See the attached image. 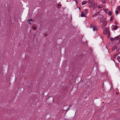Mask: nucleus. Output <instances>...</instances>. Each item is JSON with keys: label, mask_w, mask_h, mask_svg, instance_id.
Listing matches in <instances>:
<instances>
[{"label": "nucleus", "mask_w": 120, "mask_h": 120, "mask_svg": "<svg viewBox=\"0 0 120 120\" xmlns=\"http://www.w3.org/2000/svg\"><path fill=\"white\" fill-rule=\"evenodd\" d=\"M89 27L90 28H92L94 31L96 30H98L97 28L94 25H91L89 26Z\"/></svg>", "instance_id": "obj_1"}, {"label": "nucleus", "mask_w": 120, "mask_h": 120, "mask_svg": "<svg viewBox=\"0 0 120 120\" xmlns=\"http://www.w3.org/2000/svg\"><path fill=\"white\" fill-rule=\"evenodd\" d=\"M107 23V22L106 21H104L103 23L102 24V28L103 29H105V26H106V24Z\"/></svg>", "instance_id": "obj_2"}, {"label": "nucleus", "mask_w": 120, "mask_h": 120, "mask_svg": "<svg viewBox=\"0 0 120 120\" xmlns=\"http://www.w3.org/2000/svg\"><path fill=\"white\" fill-rule=\"evenodd\" d=\"M50 100H51V102H53L54 99L52 97H50L48 98L47 99V101H49Z\"/></svg>", "instance_id": "obj_3"}, {"label": "nucleus", "mask_w": 120, "mask_h": 120, "mask_svg": "<svg viewBox=\"0 0 120 120\" xmlns=\"http://www.w3.org/2000/svg\"><path fill=\"white\" fill-rule=\"evenodd\" d=\"M108 32V30L106 29L103 31V34H104L106 35L107 34Z\"/></svg>", "instance_id": "obj_4"}, {"label": "nucleus", "mask_w": 120, "mask_h": 120, "mask_svg": "<svg viewBox=\"0 0 120 120\" xmlns=\"http://www.w3.org/2000/svg\"><path fill=\"white\" fill-rule=\"evenodd\" d=\"M115 40H118L119 38L120 39V35H119V36H117L116 37H115Z\"/></svg>", "instance_id": "obj_5"}, {"label": "nucleus", "mask_w": 120, "mask_h": 120, "mask_svg": "<svg viewBox=\"0 0 120 120\" xmlns=\"http://www.w3.org/2000/svg\"><path fill=\"white\" fill-rule=\"evenodd\" d=\"M86 15H85L84 14L83 12H81V17H85Z\"/></svg>", "instance_id": "obj_6"}, {"label": "nucleus", "mask_w": 120, "mask_h": 120, "mask_svg": "<svg viewBox=\"0 0 120 120\" xmlns=\"http://www.w3.org/2000/svg\"><path fill=\"white\" fill-rule=\"evenodd\" d=\"M87 3V2L86 1H83L82 2V5H84L85 4H86Z\"/></svg>", "instance_id": "obj_7"}, {"label": "nucleus", "mask_w": 120, "mask_h": 120, "mask_svg": "<svg viewBox=\"0 0 120 120\" xmlns=\"http://www.w3.org/2000/svg\"><path fill=\"white\" fill-rule=\"evenodd\" d=\"M112 11H109L108 14V15L109 16H111L112 15Z\"/></svg>", "instance_id": "obj_8"}, {"label": "nucleus", "mask_w": 120, "mask_h": 120, "mask_svg": "<svg viewBox=\"0 0 120 120\" xmlns=\"http://www.w3.org/2000/svg\"><path fill=\"white\" fill-rule=\"evenodd\" d=\"M94 1V0H89L88 2L89 4H90V3H93Z\"/></svg>", "instance_id": "obj_9"}, {"label": "nucleus", "mask_w": 120, "mask_h": 120, "mask_svg": "<svg viewBox=\"0 0 120 120\" xmlns=\"http://www.w3.org/2000/svg\"><path fill=\"white\" fill-rule=\"evenodd\" d=\"M117 26L116 25H115L114 26L113 29L114 30H116L117 28Z\"/></svg>", "instance_id": "obj_10"}, {"label": "nucleus", "mask_w": 120, "mask_h": 120, "mask_svg": "<svg viewBox=\"0 0 120 120\" xmlns=\"http://www.w3.org/2000/svg\"><path fill=\"white\" fill-rule=\"evenodd\" d=\"M84 10H85V13L86 14H87V12L88 11V10L87 9H85Z\"/></svg>", "instance_id": "obj_11"}, {"label": "nucleus", "mask_w": 120, "mask_h": 120, "mask_svg": "<svg viewBox=\"0 0 120 120\" xmlns=\"http://www.w3.org/2000/svg\"><path fill=\"white\" fill-rule=\"evenodd\" d=\"M104 10L105 11L106 13H108V12H109V10L108 9H105V10Z\"/></svg>", "instance_id": "obj_12"}, {"label": "nucleus", "mask_w": 120, "mask_h": 120, "mask_svg": "<svg viewBox=\"0 0 120 120\" xmlns=\"http://www.w3.org/2000/svg\"><path fill=\"white\" fill-rule=\"evenodd\" d=\"M88 6L90 7V8L92 7L93 6V5L91 4V3H90V4L88 3Z\"/></svg>", "instance_id": "obj_13"}, {"label": "nucleus", "mask_w": 120, "mask_h": 120, "mask_svg": "<svg viewBox=\"0 0 120 120\" xmlns=\"http://www.w3.org/2000/svg\"><path fill=\"white\" fill-rule=\"evenodd\" d=\"M117 59L118 60L119 62H120V56H118L117 57Z\"/></svg>", "instance_id": "obj_14"}, {"label": "nucleus", "mask_w": 120, "mask_h": 120, "mask_svg": "<svg viewBox=\"0 0 120 120\" xmlns=\"http://www.w3.org/2000/svg\"><path fill=\"white\" fill-rule=\"evenodd\" d=\"M114 17L113 16H112L111 17L110 20L111 21H112Z\"/></svg>", "instance_id": "obj_15"}, {"label": "nucleus", "mask_w": 120, "mask_h": 120, "mask_svg": "<svg viewBox=\"0 0 120 120\" xmlns=\"http://www.w3.org/2000/svg\"><path fill=\"white\" fill-rule=\"evenodd\" d=\"M101 1L103 3L105 4L106 2V0H102Z\"/></svg>", "instance_id": "obj_16"}, {"label": "nucleus", "mask_w": 120, "mask_h": 120, "mask_svg": "<svg viewBox=\"0 0 120 120\" xmlns=\"http://www.w3.org/2000/svg\"><path fill=\"white\" fill-rule=\"evenodd\" d=\"M67 107V106H64L63 108V109L64 110H66V109L65 108H68V107Z\"/></svg>", "instance_id": "obj_17"}, {"label": "nucleus", "mask_w": 120, "mask_h": 120, "mask_svg": "<svg viewBox=\"0 0 120 120\" xmlns=\"http://www.w3.org/2000/svg\"><path fill=\"white\" fill-rule=\"evenodd\" d=\"M110 40H111V41H113L114 40H115V38H110Z\"/></svg>", "instance_id": "obj_18"}, {"label": "nucleus", "mask_w": 120, "mask_h": 120, "mask_svg": "<svg viewBox=\"0 0 120 120\" xmlns=\"http://www.w3.org/2000/svg\"><path fill=\"white\" fill-rule=\"evenodd\" d=\"M119 13V11L117 10H116L115 11V13L116 15H118Z\"/></svg>", "instance_id": "obj_19"}, {"label": "nucleus", "mask_w": 120, "mask_h": 120, "mask_svg": "<svg viewBox=\"0 0 120 120\" xmlns=\"http://www.w3.org/2000/svg\"><path fill=\"white\" fill-rule=\"evenodd\" d=\"M117 9L120 11V6H118L117 7Z\"/></svg>", "instance_id": "obj_20"}, {"label": "nucleus", "mask_w": 120, "mask_h": 120, "mask_svg": "<svg viewBox=\"0 0 120 120\" xmlns=\"http://www.w3.org/2000/svg\"><path fill=\"white\" fill-rule=\"evenodd\" d=\"M117 55H113V57L115 58H116V56H117Z\"/></svg>", "instance_id": "obj_21"}, {"label": "nucleus", "mask_w": 120, "mask_h": 120, "mask_svg": "<svg viewBox=\"0 0 120 120\" xmlns=\"http://www.w3.org/2000/svg\"><path fill=\"white\" fill-rule=\"evenodd\" d=\"M75 1L76 4H77L78 3V0H75Z\"/></svg>", "instance_id": "obj_22"}, {"label": "nucleus", "mask_w": 120, "mask_h": 120, "mask_svg": "<svg viewBox=\"0 0 120 120\" xmlns=\"http://www.w3.org/2000/svg\"><path fill=\"white\" fill-rule=\"evenodd\" d=\"M33 21V19H31L30 20H28L27 21L28 22V21Z\"/></svg>", "instance_id": "obj_23"}, {"label": "nucleus", "mask_w": 120, "mask_h": 120, "mask_svg": "<svg viewBox=\"0 0 120 120\" xmlns=\"http://www.w3.org/2000/svg\"><path fill=\"white\" fill-rule=\"evenodd\" d=\"M115 48H113L112 49V51H114L115 50Z\"/></svg>", "instance_id": "obj_24"}, {"label": "nucleus", "mask_w": 120, "mask_h": 120, "mask_svg": "<svg viewBox=\"0 0 120 120\" xmlns=\"http://www.w3.org/2000/svg\"><path fill=\"white\" fill-rule=\"evenodd\" d=\"M100 21L101 22H103V20L101 19L100 20Z\"/></svg>", "instance_id": "obj_25"}, {"label": "nucleus", "mask_w": 120, "mask_h": 120, "mask_svg": "<svg viewBox=\"0 0 120 120\" xmlns=\"http://www.w3.org/2000/svg\"><path fill=\"white\" fill-rule=\"evenodd\" d=\"M97 13H96L95 14H94V16H96L97 15Z\"/></svg>", "instance_id": "obj_26"}, {"label": "nucleus", "mask_w": 120, "mask_h": 120, "mask_svg": "<svg viewBox=\"0 0 120 120\" xmlns=\"http://www.w3.org/2000/svg\"><path fill=\"white\" fill-rule=\"evenodd\" d=\"M118 44H120V39H119V41Z\"/></svg>", "instance_id": "obj_27"}, {"label": "nucleus", "mask_w": 120, "mask_h": 120, "mask_svg": "<svg viewBox=\"0 0 120 120\" xmlns=\"http://www.w3.org/2000/svg\"><path fill=\"white\" fill-rule=\"evenodd\" d=\"M36 27H34V30H36Z\"/></svg>", "instance_id": "obj_28"}, {"label": "nucleus", "mask_w": 120, "mask_h": 120, "mask_svg": "<svg viewBox=\"0 0 120 120\" xmlns=\"http://www.w3.org/2000/svg\"><path fill=\"white\" fill-rule=\"evenodd\" d=\"M116 94L118 95V92H116Z\"/></svg>", "instance_id": "obj_29"}, {"label": "nucleus", "mask_w": 120, "mask_h": 120, "mask_svg": "<svg viewBox=\"0 0 120 120\" xmlns=\"http://www.w3.org/2000/svg\"><path fill=\"white\" fill-rule=\"evenodd\" d=\"M29 24H31V23L30 22H29Z\"/></svg>", "instance_id": "obj_30"}, {"label": "nucleus", "mask_w": 120, "mask_h": 120, "mask_svg": "<svg viewBox=\"0 0 120 120\" xmlns=\"http://www.w3.org/2000/svg\"><path fill=\"white\" fill-rule=\"evenodd\" d=\"M58 5H59V6H60V4H58Z\"/></svg>", "instance_id": "obj_31"}, {"label": "nucleus", "mask_w": 120, "mask_h": 120, "mask_svg": "<svg viewBox=\"0 0 120 120\" xmlns=\"http://www.w3.org/2000/svg\"><path fill=\"white\" fill-rule=\"evenodd\" d=\"M93 9L94 10L95 9V8H94V7L93 8Z\"/></svg>", "instance_id": "obj_32"}, {"label": "nucleus", "mask_w": 120, "mask_h": 120, "mask_svg": "<svg viewBox=\"0 0 120 120\" xmlns=\"http://www.w3.org/2000/svg\"><path fill=\"white\" fill-rule=\"evenodd\" d=\"M98 8H100V7L99 6L98 7Z\"/></svg>", "instance_id": "obj_33"}, {"label": "nucleus", "mask_w": 120, "mask_h": 120, "mask_svg": "<svg viewBox=\"0 0 120 120\" xmlns=\"http://www.w3.org/2000/svg\"><path fill=\"white\" fill-rule=\"evenodd\" d=\"M79 10H80V8H79Z\"/></svg>", "instance_id": "obj_34"}]
</instances>
